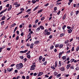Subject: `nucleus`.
Segmentation results:
<instances>
[{
    "label": "nucleus",
    "instance_id": "nucleus-1",
    "mask_svg": "<svg viewBox=\"0 0 79 79\" xmlns=\"http://www.w3.org/2000/svg\"><path fill=\"white\" fill-rule=\"evenodd\" d=\"M16 66L17 69H21V68H22V67H23V64L22 63L17 64Z\"/></svg>",
    "mask_w": 79,
    "mask_h": 79
},
{
    "label": "nucleus",
    "instance_id": "nucleus-2",
    "mask_svg": "<svg viewBox=\"0 0 79 79\" xmlns=\"http://www.w3.org/2000/svg\"><path fill=\"white\" fill-rule=\"evenodd\" d=\"M51 34L50 32H48V30L46 29L44 32V34L45 35H49Z\"/></svg>",
    "mask_w": 79,
    "mask_h": 79
},
{
    "label": "nucleus",
    "instance_id": "nucleus-3",
    "mask_svg": "<svg viewBox=\"0 0 79 79\" xmlns=\"http://www.w3.org/2000/svg\"><path fill=\"white\" fill-rule=\"evenodd\" d=\"M35 65H32L30 69L31 71H32V70H34V69H35V67H35Z\"/></svg>",
    "mask_w": 79,
    "mask_h": 79
},
{
    "label": "nucleus",
    "instance_id": "nucleus-4",
    "mask_svg": "<svg viewBox=\"0 0 79 79\" xmlns=\"http://www.w3.org/2000/svg\"><path fill=\"white\" fill-rule=\"evenodd\" d=\"M64 53V52L63 51L62 52H60L59 54V58L60 59L61 58V56H62V54H63Z\"/></svg>",
    "mask_w": 79,
    "mask_h": 79
},
{
    "label": "nucleus",
    "instance_id": "nucleus-5",
    "mask_svg": "<svg viewBox=\"0 0 79 79\" xmlns=\"http://www.w3.org/2000/svg\"><path fill=\"white\" fill-rule=\"evenodd\" d=\"M27 51H28V49L24 51H20L19 52L20 53H26V52H27Z\"/></svg>",
    "mask_w": 79,
    "mask_h": 79
},
{
    "label": "nucleus",
    "instance_id": "nucleus-6",
    "mask_svg": "<svg viewBox=\"0 0 79 79\" xmlns=\"http://www.w3.org/2000/svg\"><path fill=\"white\" fill-rule=\"evenodd\" d=\"M6 10H7V8H6L4 10H3L2 11H1L0 13V15H2V14L3 13H4V12H5V11H6Z\"/></svg>",
    "mask_w": 79,
    "mask_h": 79
},
{
    "label": "nucleus",
    "instance_id": "nucleus-7",
    "mask_svg": "<svg viewBox=\"0 0 79 79\" xmlns=\"http://www.w3.org/2000/svg\"><path fill=\"white\" fill-rule=\"evenodd\" d=\"M44 74V72H39V74L38 75V77H39V76H42V74Z\"/></svg>",
    "mask_w": 79,
    "mask_h": 79
},
{
    "label": "nucleus",
    "instance_id": "nucleus-8",
    "mask_svg": "<svg viewBox=\"0 0 79 79\" xmlns=\"http://www.w3.org/2000/svg\"><path fill=\"white\" fill-rule=\"evenodd\" d=\"M40 30V27H39L36 29V32H39Z\"/></svg>",
    "mask_w": 79,
    "mask_h": 79
},
{
    "label": "nucleus",
    "instance_id": "nucleus-9",
    "mask_svg": "<svg viewBox=\"0 0 79 79\" xmlns=\"http://www.w3.org/2000/svg\"><path fill=\"white\" fill-rule=\"evenodd\" d=\"M71 64H69L67 65L66 66L67 69H69V68L71 67Z\"/></svg>",
    "mask_w": 79,
    "mask_h": 79
},
{
    "label": "nucleus",
    "instance_id": "nucleus-10",
    "mask_svg": "<svg viewBox=\"0 0 79 79\" xmlns=\"http://www.w3.org/2000/svg\"><path fill=\"white\" fill-rule=\"evenodd\" d=\"M63 45L62 44H60L59 45V48H63Z\"/></svg>",
    "mask_w": 79,
    "mask_h": 79
},
{
    "label": "nucleus",
    "instance_id": "nucleus-11",
    "mask_svg": "<svg viewBox=\"0 0 79 79\" xmlns=\"http://www.w3.org/2000/svg\"><path fill=\"white\" fill-rule=\"evenodd\" d=\"M11 8H12V6L11 5H10V7L8 9V11H10V10H11Z\"/></svg>",
    "mask_w": 79,
    "mask_h": 79
},
{
    "label": "nucleus",
    "instance_id": "nucleus-12",
    "mask_svg": "<svg viewBox=\"0 0 79 79\" xmlns=\"http://www.w3.org/2000/svg\"><path fill=\"white\" fill-rule=\"evenodd\" d=\"M67 31H68L69 33H71L73 31L71 29H70L69 30H67Z\"/></svg>",
    "mask_w": 79,
    "mask_h": 79
},
{
    "label": "nucleus",
    "instance_id": "nucleus-13",
    "mask_svg": "<svg viewBox=\"0 0 79 79\" xmlns=\"http://www.w3.org/2000/svg\"><path fill=\"white\" fill-rule=\"evenodd\" d=\"M33 46H34V44H31L30 45V48H33Z\"/></svg>",
    "mask_w": 79,
    "mask_h": 79
},
{
    "label": "nucleus",
    "instance_id": "nucleus-14",
    "mask_svg": "<svg viewBox=\"0 0 79 79\" xmlns=\"http://www.w3.org/2000/svg\"><path fill=\"white\" fill-rule=\"evenodd\" d=\"M40 27L41 28V29H42L43 30H44V27L42 26H40Z\"/></svg>",
    "mask_w": 79,
    "mask_h": 79
},
{
    "label": "nucleus",
    "instance_id": "nucleus-15",
    "mask_svg": "<svg viewBox=\"0 0 79 79\" xmlns=\"http://www.w3.org/2000/svg\"><path fill=\"white\" fill-rule=\"evenodd\" d=\"M42 11H43V9H41V10H39L38 11L37 13H41V12H42Z\"/></svg>",
    "mask_w": 79,
    "mask_h": 79
},
{
    "label": "nucleus",
    "instance_id": "nucleus-16",
    "mask_svg": "<svg viewBox=\"0 0 79 79\" xmlns=\"http://www.w3.org/2000/svg\"><path fill=\"white\" fill-rule=\"evenodd\" d=\"M66 27V25H64L62 27V29L63 30H64L65 29V28Z\"/></svg>",
    "mask_w": 79,
    "mask_h": 79
},
{
    "label": "nucleus",
    "instance_id": "nucleus-17",
    "mask_svg": "<svg viewBox=\"0 0 79 79\" xmlns=\"http://www.w3.org/2000/svg\"><path fill=\"white\" fill-rule=\"evenodd\" d=\"M61 66V61H59V67H60Z\"/></svg>",
    "mask_w": 79,
    "mask_h": 79
},
{
    "label": "nucleus",
    "instance_id": "nucleus-18",
    "mask_svg": "<svg viewBox=\"0 0 79 79\" xmlns=\"http://www.w3.org/2000/svg\"><path fill=\"white\" fill-rule=\"evenodd\" d=\"M64 33H61L60 35V37H63V36H64Z\"/></svg>",
    "mask_w": 79,
    "mask_h": 79
},
{
    "label": "nucleus",
    "instance_id": "nucleus-19",
    "mask_svg": "<svg viewBox=\"0 0 79 79\" xmlns=\"http://www.w3.org/2000/svg\"><path fill=\"white\" fill-rule=\"evenodd\" d=\"M66 15L65 14L63 18V19H65V18H66Z\"/></svg>",
    "mask_w": 79,
    "mask_h": 79
},
{
    "label": "nucleus",
    "instance_id": "nucleus-20",
    "mask_svg": "<svg viewBox=\"0 0 79 79\" xmlns=\"http://www.w3.org/2000/svg\"><path fill=\"white\" fill-rule=\"evenodd\" d=\"M64 68H61L60 70L61 71H64Z\"/></svg>",
    "mask_w": 79,
    "mask_h": 79
},
{
    "label": "nucleus",
    "instance_id": "nucleus-21",
    "mask_svg": "<svg viewBox=\"0 0 79 79\" xmlns=\"http://www.w3.org/2000/svg\"><path fill=\"white\" fill-rule=\"evenodd\" d=\"M6 17H5V16H3L2 18L1 19L3 21V20H4V19H5V18Z\"/></svg>",
    "mask_w": 79,
    "mask_h": 79
},
{
    "label": "nucleus",
    "instance_id": "nucleus-22",
    "mask_svg": "<svg viewBox=\"0 0 79 79\" xmlns=\"http://www.w3.org/2000/svg\"><path fill=\"white\" fill-rule=\"evenodd\" d=\"M4 23H5V22L4 21H2L1 23V26H3L4 24Z\"/></svg>",
    "mask_w": 79,
    "mask_h": 79
},
{
    "label": "nucleus",
    "instance_id": "nucleus-23",
    "mask_svg": "<svg viewBox=\"0 0 79 79\" xmlns=\"http://www.w3.org/2000/svg\"><path fill=\"white\" fill-rule=\"evenodd\" d=\"M62 58L63 60H66V56H63Z\"/></svg>",
    "mask_w": 79,
    "mask_h": 79
},
{
    "label": "nucleus",
    "instance_id": "nucleus-24",
    "mask_svg": "<svg viewBox=\"0 0 79 79\" xmlns=\"http://www.w3.org/2000/svg\"><path fill=\"white\" fill-rule=\"evenodd\" d=\"M59 45L60 44H57L55 45V47L56 48H57V47H59Z\"/></svg>",
    "mask_w": 79,
    "mask_h": 79
},
{
    "label": "nucleus",
    "instance_id": "nucleus-25",
    "mask_svg": "<svg viewBox=\"0 0 79 79\" xmlns=\"http://www.w3.org/2000/svg\"><path fill=\"white\" fill-rule=\"evenodd\" d=\"M79 50V46H77V48H76V50L77 52Z\"/></svg>",
    "mask_w": 79,
    "mask_h": 79
},
{
    "label": "nucleus",
    "instance_id": "nucleus-26",
    "mask_svg": "<svg viewBox=\"0 0 79 79\" xmlns=\"http://www.w3.org/2000/svg\"><path fill=\"white\" fill-rule=\"evenodd\" d=\"M69 42V40H67L66 41H65L64 42V43L66 44H68Z\"/></svg>",
    "mask_w": 79,
    "mask_h": 79
},
{
    "label": "nucleus",
    "instance_id": "nucleus-27",
    "mask_svg": "<svg viewBox=\"0 0 79 79\" xmlns=\"http://www.w3.org/2000/svg\"><path fill=\"white\" fill-rule=\"evenodd\" d=\"M32 2L34 4L35 3H36V1L35 0H32Z\"/></svg>",
    "mask_w": 79,
    "mask_h": 79
},
{
    "label": "nucleus",
    "instance_id": "nucleus-28",
    "mask_svg": "<svg viewBox=\"0 0 79 79\" xmlns=\"http://www.w3.org/2000/svg\"><path fill=\"white\" fill-rule=\"evenodd\" d=\"M54 48V46H53V45L52 46L50 47V49L51 50H52V49H53Z\"/></svg>",
    "mask_w": 79,
    "mask_h": 79
},
{
    "label": "nucleus",
    "instance_id": "nucleus-29",
    "mask_svg": "<svg viewBox=\"0 0 79 79\" xmlns=\"http://www.w3.org/2000/svg\"><path fill=\"white\" fill-rule=\"evenodd\" d=\"M27 57L28 58L30 59V58H31V56L30 55H28L27 56Z\"/></svg>",
    "mask_w": 79,
    "mask_h": 79
},
{
    "label": "nucleus",
    "instance_id": "nucleus-30",
    "mask_svg": "<svg viewBox=\"0 0 79 79\" xmlns=\"http://www.w3.org/2000/svg\"><path fill=\"white\" fill-rule=\"evenodd\" d=\"M31 11V9H28L26 11V12L28 13V12H29L30 11Z\"/></svg>",
    "mask_w": 79,
    "mask_h": 79
},
{
    "label": "nucleus",
    "instance_id": "nucleus-31",
    "mask_svg": "<svg viewBox=\"0 0 79 79\" xmlns=\"http://www.w3.org/2000/svg\"><path fill=\"white\" fill-rule=\"evenodd\" d=\"M47 61H46L44 62L43 63V65H46V64H47Z\"/></svg>",
    "mask_w": 79,
    "mask_h": 79
},
{
    "label": "nucleus",
    "instance_id": "nucleus-32",
    "mask_svg": "<svg viewBox=\"0 0 79 79\" xmlns=\"http://www.w3.org/2000/svg\"><path fill=\"white\" fill-rule=\"evenodd\" d=\"M16 24L15 23L13 24L12 25H11V26L12 27H14L16 25Z\"/></svg>",
    "mask_w": 79,
    "mask_h": 79
},
{
    "label": "nucleus",
    "instance_id": "nucleus-33",
    "mask_svg": "<svg viewBox=\"0 0 79 79\" xmlns=\"http://www.w3.org/2000/svg\"><path fill=\"white\" fill-rule=\"evenodd\" d=\"M20 6V4H17L15 6L16 7H19Z\"/></svg>",
    "mask_w": 79,
    "mask_h": 79
},
{
    "label": "nucleus",
    "instance_id": "nucleus-34",
    "mask_svg": "<svg viewBox=\"0 0 79 79\" xmlns=\"http://www.w3.org/2000/svg\"><path fill=\"white\" fill-rule=\"evenodd\" d=\"M61 76V74H59L58 75H57V77H59Z\"/></svg>",
    "mask_w": 79,
    "mask_h": 79
},
{
    "label": "nucleus",
    "instance_id": "nucleus-35",
    "mask_svg": "<svg viewBox=\"0 0 79 79\" xmlns=\"http://www.w3.org/2000/svg\"><path fill=\"white\" fill-rule=\"evenodd\" d=\"M39 22V20L38 19H36L35 22V24H36V23H38Z\"/></svg>",
    "mask_w": 79,
    "mask_h": 79
},
{
    "label": "nucleus",
    "instance_id": "nucleus-36",
    "mask_svg": "<svg viewBox=\"0 0 79 79\" xmlns=\"http://www.w3.org/2000/svg\"><path fill=\"white\" fill-rule=\"evenodd\" d=\"M58 65V63H56V62L55 63V67L56 68V67H57V65Z\"/></svg>",
    "mask_w": 79,
    "mask_h": 79
},
{
    "label": "nucleus",
    "instance_id": "nucleus-37",
    "mask_svg": "<svg viewBox=\"0 0 79 79\" xmlns=\"http://www.w3.org/2000/svg\"><path fill=\"white\" fill-rule=\"evenodd\" d=\"M45 19V17L44 16L43 18H41V21H42L43 20H44Z\"/></svg>",
    "mask_w": 79,
    "mask_h": 79
},
{
    "label": "nucleus",
    "instance_id": "nucleus-38",
    "mask_svg": "<svg viewBox=\"0 0 79 79\" xmlns=\"http://www.w3.org/2000/svg\"><path fill=\"white\" fill-rule=\"evenodd\" d=\"M39 8L38 6H37L35 8V9L33 10V11H35L37 9Z\"/></svg>",
    "mask_w": 79,
    "mask_h": 79
},
{
    "label": "nucleus",
    "instance_id": "nucleus-39",
    "mask_svg": "<svg viewBox=\"0 0 79 79\" xmlns=\"http://www.w3.org/2000/svg\"><path fill=\"white\" fill-rule=\"evenodd\" d=\"M42 59V56H40L39 57V60H41Z\"/></svg>",
    "mask_w": 79,
    "mask_h": 79
},
{
    "label": "nucleus",
    "instance_id": "nucleus-40",
    "mask_svg": "<svg viewBox=\"0 0 79 79\" xmlns=\"http://www.w3.org/2000/svg\"><path fill=\"white\" fill-rule=\"evenodd\" d=\"M74 50V47H73L72 48V52H73Z\"/></svg>",
    "mask_w": 79,
    "mask_h": 79
},
{
    "label": "nucleus",
    "instance_id": "nucleus-41",
    "mask_svg": "<svg viewBox=\"0 0 79 79\" xmlns=\"http://www.w3.org/2000/svg\"><path fill=\"white\" fill-rule=\"evenodd\" d=\"M51 68L52 69H53V70H55V67H53V66H52L51 67Z\"/></svg>",
    "mask_w": 79,
    "mask_h": 79
},
{
    "label": "nucleus",
    "instance_id": "nucleus-42",
    "mask_svg": "<svg viewBox=\"0 0 79 79\" xmlns=\"http://www.w3.org/2000/svg\"><path fill=\"white\" fill-rule=\"evenodd\" d=\"M57 74H58V73L56 72H55L54 73V75L55 76H57Z\"/></svg>",
    "mask_w": 79,
    "mask_h": 79
},
{
    "label": "nucleus",
    "instance_id": "nucleus-43",
    "mask_svg": "<svg viewBox=\"0 0 79 79\" xmlns=\"http://www.w3.org/2000/svg\"><path fill=\"white\" fill-rule=\"evenodd\" d=\"M74 61V59H72L71 60V62L72 63V62H73V61Z\"/></svg>",
    "mask_w": 79,
    "mask_h": 79
},
{
    "label": "nucleus",
    "instance_id": "nucleus-44",
    "mask_svg": "<svg viewBox=\"0 0 79 79\" xmlns=\"http://www.w3.org/2000/svg\"><path fill=\"white\" fill-rule=\"evenodd\" d=\"M45 61V58H44L42 60V61H43V62H44Z\"/></svg>",
    "mask_w": 79,
    "mask_h": 79
},
{
    "label": "nucleus",
    "instance_id": "nucleus-45",
    "mask_svg": "<svg viewBox=\"0 0 79 79\" xmlns=\"http://www.w3.org/2000/svg\"><path fill=\"white\" fill-rule=\"evenodd\" d=\"M73 13H74V12H73V11L71 12L70 13L71 16H73Z\"/></svg>",
    "mask_w": 79,
    "mask_h": 79
},
{
    "label": "nucleus",
    "instance_id": "nucleus-46",
    "mask_svg": "<svg viewBox=\"0 0 79 79\" xmlns=\"http://www.w3.org/2000/svg\"><path fill=\"white\" fill-rule=\"evenodd\" d=\"M23 13V11H21V12H19V13L17 14V15H20V14H21V13Z\"/></svg>",
    "mask_w": 79,
    "mask_h": 79
},
{
    "label": "nucleus",
    "instance_id": "nucleus-47",
    "mask_svg": "<svg viewBox=\"0 0 79 79\" xmlns=\"http://www.w3.org/2000/svg\"><path fill=\"white\" fill-rule=\"evenodd\" d=\"M77 71L78 70H79V67H77L76 69H75Z\"/></svg>",
    "mask_w": 79,
    "mask_h": 79
},
{
    "label": "nucleus",
    "instance_id": "nucleus-48",
    "mask_svg": "<svg viewBox=\"0 0 79 79\" xmlns=\"http://www.w3.org/2000/svg\"><path fill=\"white\" fill-rule=\"evenodd\" d=\"M57 10V7H55L54 9V11H56Z\"/></svg>",
    "mask_w": 79,
    "mask_h": 79
},
{
    "label": "nucleus",
    "instance_id": "nucleus-49",
    "mask_svg": "<svg viewBox=\"0 0 79 79\" xmlns=\"http://www.w3.org/2000/svg\"><path fill=\"white\" fill-rule=\"evenodd\" d=\"M30 51H29L27 53H26V55H29V54H30Z\"/></svg>",
    "mask_w": 79,
    "mask_h": 79
},
{
    "label": "nucleus",
    "instance_id": "nucleus-50",
    "mask_svg": "<svg viewBox=\"0 0 79 79\" xmlns=\"http://www.w3.org/2000/svg\"><path fill=\"white\" fill-rule=\"evenodd\" d=\"M20 58L21 59H23L24 58V57L23 56H20Z\"/></svg>",
    "mask_w": 79,
    "mask_h": 79
},
{
    "label": "nucleus",
    "instance_id": "nucleus-51",
    "mask_svg": "<svg viewBox=\"0 0 79 79\" xmlns=\"http://www.w3.org/2000/svg\"><path fill=\"white\" fill-rule=\"evenodd\" d=\"M37 27V25H36V24L35 25H34L33 26V27L34 28V27Z\"/></svg>",
    "mask_w": 79,
    "mask_h": 79
},
{
    "label": "nucleus",
    "instance_id": "nucleus-52",
    "mask_svg": "<svg viewBox=\"0 0 79 79\" xmlns=\"http://www.w3.org/2000/svg\"><path fill=\"white\" fill-rule=\"evenodd\" d=\"M45 77H48L49 76H48L47 74H46L45 75Z\"/></svg>",
    "mask_w": 79,
    "mask_h": 79
},
{
    "label": "nucleus",
    "instance_id": "nucleus-53",
    "mask_svg": "<svg viewBox=\"0 0 79 79\" xmlns=\"http://www.w3.org/2000/svg\"><path fill=\"white\" fill-rule=\"evenodd\" d=\"M18 4V2H15L14 3V5H16Z\"/></svg>",
    "mask_w": 79,
    "mask_h": 79
},
{
    "label": "nucleus",
    "instance_id": "nucleus-54",
    "mask_svg": "<svg viewBox=\"0 0 79 79\" xmlns=\"http://www.w3.org/2000/svg\"><path fill=\"white\" fill-rule=\"evenodd\" d=\"M60 13H61V11H59L58 12H57V15H59L60 14Z\"/></svg>",
    "mask_w": 79,
    "mask_h": 79
},
{
    "label": "nucleus",
    "instance_id": "nucleus-55",
    "mask_svg": "<svg viewBox=\"0 0 79 79\" xmlns=\"http://www.w3.org/2000/svg\"><path fill=\"white\" fill-rule=\"evenodd\" d=\"M19 39V36H17L16 38V40H18Z\"/></svg>",
    "mask_w": 79,
    "mask_h": 79
},
{
    "label": "nucleus",
    "instance_id": "nucleus-56",
    "mask_svg": "<svg viewBox=\"0 0 79 79\" xmlns=\"http://www.w3.org/2000/svg\"><path fill=\"white\" fill-rule=\"evenodd\" d=\"M16 33L17 35H19V31H17Z\"/></svg>",
    "mask_w": 79,
    "mask_h": 79
},
{
    "label": "nucleus",
    "instance_id": "nucleus-57",
    "mask_svg": "<svg viewBox=\"0 0 79 79\" xmlns=\"http://www.w3.org/2000/svg\"><path fill=\"white\" fill-rule=\"evenodd\" d=\"M78 13H79V11H77L76 12V15H78Z\"/></svg>",
    "mask_w": 79,
    "mask_h": 79
},
{
    "label": "nucleus",
    "instance_id": "nucleus-58",
    "mask_svg": "<svg viewBox=\"0 0 79 79\" xmlns=\"http://www.w3.org/2000/svg\"><path fill=\"white\" fill-rule=\"evenodd\" d=\"M21 36H23V35H24V33L22 32L21 34Z\"/></svg>",
    "mask_w": 79,
    "mask_h": 79
},
{
    "label": "nucleus",
    "instance_id": "nucleus-59",
    "mask_svg": "<svg viewBox=\"0 0 79 79\" xmlns=\"http://www.w3.org/2000/svg\"><path fill=\"white\" fill-rule=\"evenodd\" d=\"M33 76H37V73H35L33 74Z\"/></svg>",
    "mask_w": 79,
    "mask_h": 79
},
{
    "label": "nucleus",
    "instance_id": "nucleus-60",
    "mask_svg": "<svg viewBox=\"0 0 79 79\" xmlns=\"http://www.w3.org/2000/svg\"><path fill=\"white\" fill-rule=\"evenodd\" d=\"M31 27L32 25L31 24H30L29 26V28H31Z\"/></svg>",
    "mask_w": 79,
    "mask_h": 79
},
{
    "label": "nucleus",
    "instance_id": "nucleus-61",
    "mask_svg": "<svg viewBox=\"0 0 79 79\" xmlns=\"http://www.w3.org/2000/svg\"><path fill=\"white\" fill-rule=\"evenodd\" d=\"M48 5H49V3H48L47 4H45L44 5V6H48Z\"/></svg>",
    "mask_w": 79,
    "mask_h": 79
},
{
    "label": "nucleus",
    "instance_id": "nucleus-62",
    "mask_svg": "<svg viewBox=\"0 0 79 79\" xmlns=\"http://www.w3.org/2000/svg\"><path fill=\"white\" fill-rule=\"evenodd\" d=\"M7 50H8V51H10V50H11V48H7Z\"/></svg>",
    "mask_w": 79,
    "mask_h": 79
},
{
    "label": "nucleus",
    "instance_id": "nucleus-63",
    "mask_svg": "<svg viewBox=\"0 0 79 79\" xmlns=\"http://www.w3.org/2000/svg\"><path fill=\"white\" fill-rule=\"evenodd\" d=\"M52 77H53V76H51L48 78V79H51Z\"/></svg>",
    "mask_w": 79,
    "mask_h": 79
},
{
    "label": "nucleus",
    "instance_id": "nucleus-64",
    "mask_svg": "<svg viewBox=\"0 0 79 79\" xmlns=\"http://www.w3.org/2000/svg\"><path fill=\"white\" fill-rule=\"evenodd\" d=\"M27 61V59L26 58H25L24 59V62H26Z\"/></svg>",
    "mask_w": 79,
    "mask_h": 79
}]
</instances>
